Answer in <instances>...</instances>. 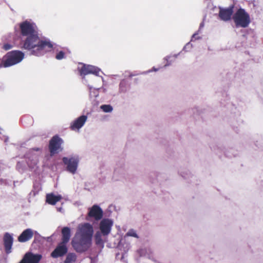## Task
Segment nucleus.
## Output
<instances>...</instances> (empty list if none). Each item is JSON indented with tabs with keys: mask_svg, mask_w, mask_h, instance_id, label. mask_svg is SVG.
Instances as JSON below:
<instances>
[{
	"mask_svg": "<svg viewBox=\"0 0 263 263\" xmlns=\"http://www.w3.org/2000/svg\"><path fill=\"white\" fill-rule=\"evenodd\" d=\"M21 34L26 36L21 42V48L30 51L31 54L41 56L52 50L53 45L48 40H41L34 23L25 21L20 24Z\"/></svg>",
	"mask_w": 263,
	"mask_h": 263,
	"instance_id": "f257e3e1",
	"label": "nucleus"
},
{
	"mask_svg": "<svg viewBox=\"0 0 263 263\" xmlns=\"http://www.w3.org/2000/svg\"><path fill=\"white\" fill-rule=\"evenodd\" d=\"M93 233V227L88 223L79 226L77 234L80 235V237L72 241V247L77 252H83L88 249L91 245Z\"/></svg>",
	"mask_w": 263,
	"mask_h": 263,
	"instance_id": "f03ea898",
	"label": "nucleus"
},
{
	"mask_svg": "<svg viewBox=\"0 0 263 263\" xmlns=\"http://www.w3.org/2000/svg\"><path fill=\"white\" fill-rule=\"evenodd\" d=\"M24 57V53L20 50L9 51L0 60V68H7L17 64Z\"/></svg>",
	"mask_w": 263,
	"mask_h": 263,
	"instance_id": "7ed1b4c3",
	"label": "nucleus"
},
{
	"mask_svg": "<svg viewBox=\"0 0 263 263\" xmlns=\"http://www.w3.org/2000/svg\"><path fill=\"white\" fill-rule=\"evenodd\" d=\"M236 27H247L251 22L249 14L245 9L239 8L233 16Z\"/></svg>",
	"mask_w": 263,
	"mask_h": 263,
	"instance_id": "20e7f679",
	"label": "nucleus"
},
{
	"mask_svg": "<svg viewBox=\"0 0 263 263\" xmlns=\"http://www.w3.org/2000/svg\"><path fill=\"white\" fill-rule=\"evenodd\" d=\"M63 143V140L58 135L52 137L49 143V150L50 156H52L63 151L62 147Z\"/></svg>",
	"mask_w": 263,
	"mask_h": 263,
	"instance_id": "39448f33",
	"label": "nucleus"
},
{
	"mask_svg": "<svg viewBox=\"0 0 263 263\" xmlns=\"http://www.w3.org/2000/svg\"><path fill=\"white\" fill-rule=\"evenodd\" d=\"M63 162L66 166V170L69 172L74 174L77 170L79 158L78 156L71 157L69 158L63 157L62 158Z\"/></svg>",
	"mask_w": 263,
	"mask_h": 263,
	"instance_id": "423d86ee",
	"label": "nucleus"
},
{
	"mask_svg": "<svg viewBox=\"0 0 263 263\" xmlns=\"http://www.w3.org/2000/svg\"><path fill=\"white\" fill-rule=\"evenodd\" d=\"M68 252L67 244L60 242L51 252L50 256L53 258L64 256Z\"/></svg>",
	"mask_w": 263,
	"mask_h": 263,
	"instance_id": "0eeeda50",
	"label": "nucleus"
},
{
	"mask_svg": "<svg viewBox=\"0 0 263 263\" xmlns=\"http://www.w3.org/2000/svg\"><path fill=\"white\" fill-rule=\"evenodd\" d=\"M113 225V222L109 219H103L100 223V230L101 233L104 236L108 235Z\"/></svg>",
	"mask_w": 263,
	"mask_h": 263,
	"instance_id": "6e6552de",
	"label": "nucleus"
},
{
	"mask_svg": "<svg viewBox=\"0 0 263 263\" xmlns=\"http://www.w3.org/2000/svg\"><path fill=\"white\" fill-rule=\"evenodd\" d=\"M79 73L81 76H85L88 74L92 73L98 76L100 70L97 67L91 65H83L81 68H78Z\"/></svg>",
	"mask_w": 263,
	"mask_h": 263,
	"instance_id": "1a4fd4ad",
	"label": "nucleus"
},
{
	"mask_svg": "<svg viewBox=\"0 0 263 263\" xmlns=\"http://www.w3.org/2000/svg\"><path fill=\"white\" fill-rule=\"evenodd\" d=\"M41 257V255L28 252L25 254L19 263H39Z\"/></svg>",
	"mask_w": 263,
	"mask_h": 263,
	"instance_id": "9d476101",
	"label": "nucleus"
},
{
	"mask_svg": "<svg viewBox=\"0 0 263 263\" xmlns=\"http://www.w3.org/2000/svg\"><path fill=\"white\" fill-rule=\"evenodd\" d=\"M103 211L98 205H93L88 213V216L93 218L96 220H100L103 217Z\"/></svg>",
	"mask_w": 263,
	"mask_h": 263,
	"instance_id": "9b49d317",
	"label": "nucleus"
},
{
	"mask_svg": "<svg viewBox=\"0 0 263 263\" xmlns=\"http://www.w3.org/2000/svg\"><path fill=\"white\" fill-rule=\"evenodd\" d=\"M233 6H231L227 8L220 9L219 12V16L220 18L223 21H228L230 20L233 13Z\"/></svg>",
	"mask_w": 263,
	"mask_h": 263,
	"instance_id": "f8f14e48",
	"label": "nucleus"
},
{
	"mask_svg": "<svg viewBox=\"0 0 263 263\" xmlns=\"http://www.w3.org/2000/svg\"><path fill=\"white\" fill-rule=\"evenodd\" d=\"M87 119V117L85 115H82L79 117L71 123L70 126V129L72 130L79 129L84 125Z\"/></svg>",
	"mask_w": 263,
	"mask_h": 263,
	"instance_id": "ddd939ff",
	"label": "nucleus"
},
{
	"mask_svg": "<svg viewBox=\"0 0 263 263\" xmlns=\"http://www.w3.org/2000/svg\"><path fill=\"white\" fill-rule=\"evenodd\" d=\"M33 236V231L31 229H27L23 231L18 237L17 240L20 242H25L30 240Z\"/></svg>",
	"mask_w": 263,
	"mask_h": 263,
	"instance_id": "4468645a",
	"label": "nucleus"
},
{
	"mask_svg": "<svg viewBox=\"0 0 263 263\" xmlns=\"http://www.w3.org/2000/svg\"><path fill=\"white\" fill-rule=\"evenodd\" d=\"M13 244V237L8 233H5L4 236V245L6 252L8 254L11 252Z\"/></svg>",
	"mask_w": 263,
	"mask_h": 263,
	"instance_id": "2eb2a0df",
	"label": "nucleus"
},
{
	"mask_svg": "<svg viewBox=\"0 0 263 263\" xmlns=\"http://www.w3.org/2000/svg\"><path fill=\"white\" fill-rule=\"evenodd\" d=\"M62 233V241L61 242L67 244L70 238L71 231L69 227H65L61 231Z\"/></svg>",
	"mask_w": 263,
	"mask_h": 263,
	"instance_id": "dca6fc26",
	"label": "nucleus"
},
{
	"mask_svg": "<svg viewBox=\"0 0 263 263\" xmlns=\"http://www.w3.org/2000/svg\"><path fill=\"white\" fill-rule=\"evenodd\" d=\"M61 199V195L56 196L53 193L48 194L46 195V202L51 205H55Z\"/></svg>",
	"mask_w": 263,
	"mask_h": 263,
	"instance_id": "f3484780",
	"label": "nucleus"
},
{
	"mask_svg": "<svg viewBox=\"0 0 263 263\" xmlns=\"http://www.w3.org/2000/svg\"><path fill=\"white\" fill-rule=\"evenodd\" d=\"M95 239L96 245H102L103 244V241L102 239L101 234L100 232H98L96 233L95 236Z\"/></svg>",
	"mask_w": 263,
	"mask_h": 263,
	"instance_id": "a211bd4d",
	"label": "nucleus"
},
{
	"mask_svg": "<svg viewBox=\"0 0 263 263\" xmlns=\"http://www.w3.org/2000/svg\"><path fill=\"white\" fill-rule=\"evenodd\" d=\"M100 108L105 112H110L113 109L110 105H102Z\"/></svg>",
	"mask_w": 263,
	"mask_h": 263,
	"instance_id": "6ab92c4d",
	"label": "nucleus"
},
{
	"mask_svg": "<svg viewBox=\"0 0 263 263\" xmlns=\"http://www.w3.org/2000/svg\"><path fill=\"white\" fill-rule=\"evenodd\" d=\"M64 58H65V53H64V52H63L62 51H61L59 52H58L55 56V58L59 60H62V59H64Z\"/></svg>",
	"mask_w": 263,
	"mask_h": 263,
	"instance_id": "aec40b11",
	"label": "nucleus"
},
{
	"mask_svg": "<svg viewBox=\"0 0 263 263\" xmlns=\"http://www.w3.org/2000/svg\"><path fill=\"white\" fill-rule=\"evenodd\" d=\"M126 235L127 236H132V237H136V238H138V236L137 234V233H136V232L133 230H130L127 233H126Z\"/></svg>",
	"mask_w": 263,
	"mask_h": 263,
	"instance_id": "412c9836",
	"label": "nucleus"
},
{
	"mask_svg": "<svg viewBox=\"0 0 263 263\" xmlns=\"http://www.w3.org/2000/svg\"><path fill=\"white\" fill-rule=\"evenodd\" d=\"M12 48V46L9 44H5L3 48L5 50H8Z\"/></svg>",
	"mask_w": 263,
	"mask_h": 263,
	"instance_id": "4be33fe9",
	"label": "nucleus"
},
{
	"mask_svg": "<svg viewBox=\"0 0 263 263\" xmlns=\"http://www.w3.org/2000/svg\"><path fill=\"white\" fill-rule=\"evenodd\" d=\"M75 255L73 254H69L66 258V260L70 261L72 260L73 258H75Z\"/></svg>",
	"mask_w": 263,
	"mask_h": 263,
	"instance_id": "5701e85b",
	"label": "nucleus"
},
{
	"mask_svg": "<svg viewBox=\"0 0 263 263\" xmlns=\"http://www.w3.org/2000/svg\"><path fill=\"white\" fill-rule=\"evenodd\" d=\"M41 149V148H38V147H34V148H32L30 149V151H40Z\"/></svg>",
	"mask_w": 263,
	"mask_h": 263,
	"instance_id": "b1692460",
	"label": "nucleus"
},
{
	"mask_svg": "<svg viewBox=\"0 0 263 263\" xmlns=\"http://www.w3.org/2000/svg\"><path fill=\"white\" fill-rule=\"evenodd\" d=\"M196 35H197V34H196V33L194 34L193 35L192 37H194Z\"/></svg>",
	"mask_w": 263,
	"mask_h": 263,
	"instance_id": "393cba45",
	"label": "nucleus"
}]
</instances>
